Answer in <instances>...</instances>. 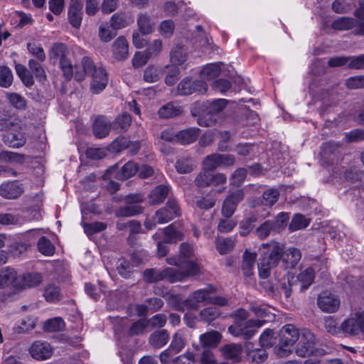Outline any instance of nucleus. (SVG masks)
Wrapping results in <instances>:
<instances>
[{
	"instance_id": "f257e3e1",
	"label": "nucleus",
	"mask_w": 364,
	"mask_h": 364,
	"mask_svg": "<svg viewBox=\"0 0 364 364\" xmlns=\"http://www.w3.org/2000/svg\"><path fill=\"white\" fill-rule=\"evenodd\" d=\"M263 251V256L258 264L259 275L261 278L266 279L270 275L272 269L276 267L283 256V262L286 268H294L300 261L301 254L299 250L295 247H290L284 252L283 245L271 241L264 243L260 248Z\"/></svg>"
},
{
	"instance_id": "f03ea898",
	"label": "nucleus",
	"mask_w": 364,
	"mask_h": 364,
	"mask_svg": "<svg viewBox=\"0 0 364 364\" xmlns=\"http://www.w3.org/2000/svg\"><path fill=\"white\" fill-rule=\"evenodd\" d=\"M234 323L228 328V331L235 337L244 340H249L257 332V329L262 327L264 321L250 319L248 312L244 309H238L232 314Z\"/></svg>"
},
{
	"instance_id": "7ed1b4c3",
	"label": "nucleus",
	"mask_w": 364,
	"mask_h": 364,
	"mask_svg": "<svg viewBox=\"0 0 364 364\" xmlns=\"http://www.w3.org/2000/svg\"><path fill=\"white\" fill-rule=\"evenodd\" d=\"M182 274L177 269L168 267L163 270L147 269L144 272V279L147 283H154L160 281H168L171 283L181 282Z\"/></svg>"
},
{
	"instance_id": "20e7f679",
	"label": "nucleus",
	"mask_w": 364,
	"mask_h": 364,
	"mask_svg": "<svg viewBox=\"0 0 364 364\" xmlns=\"http://www.w3.org/2000/svg\"><path fill=\"white\" fill-rule=\"evenodd\" d=\"M281 335L284 341H313L315 339L314 334L307 328L298 329L293 324L284 326L281 331Z\"/></svg>"
},
{
	"instance_id": "39448f33",
	"label": "nucleus",
	"mask_w": 364,
	"mask_h": 364,
	"mask_svg": "<svg viewBox=\"0 0 364 364\" xmlns=\"http://www.w3.org/2000/svg\"><path fill=\"white\" fill-rule=\"evenodd\" d=\"M341 328L348 335L356 336L361 333L364 336V306L355 314L354 317L345 320Z\"/></svg>"
},
{
	"instance_id": "423d86ee",
	"label": "nucleus",
	"mask_w": 364,
	"mask_h": 364,
	"mask_svg": "<svg viewBox=\"0 0 364 364\" xmlns=\"http://www.w3.org/2000/svg\"><path fill=\"white\" fill-rule=\"evenodd\" d=\"M227 105V100L225 99H218L213 102H208L205 105L206 114L198 119V123L203 127H210L215 122L213 116L220 112Z\"/></svg>"
},
{
	"instance_id": "0eeeda50",
	"label": "nucleus",
	"mask_w": 364,
	"mask_h": 364,
	"mask_svg": "<svg viewBox=\"0 0 364 364\" xmlns=\"http://www.w3.org/2000/svg\"><path fill=\"white\" fill-rule=\"evenodd\" d=\"M180 215V208L174 199H169L166 206L155 213V220L159 224H164Z\"/></svg>"
},
{
	"instance_id": "6e6552de",
	"label": "nucleus",
	"mask_w": 364,
	"mask_h": 364,
	"mask_svg": "<svg viewBox=\"0 0 364 364\" xmlns=\"http://www.w3.org/2000/svg\"><path fill=\"white\" fill-rule=\"evenodd\" d=\"M340 303L337 296L327 291H322L317 298L318 308L326 313L336 312L339 309Z\"/></svg>"
},
{
	"instance_id": "1a4fd4ad",
	"label": "nucleus",
	"mask_w": 364,
	"mask_h": 364,
	"mask_svg": "<svg viewBox=\"0 0 364 364\" xmlns=\"http://www.w3.org/2000/svg\"><path fill=\"white\" fill-rule=\"evenodd\" d=\"M208 85L203 80L191 81L190 79L186 78L181 80L178 85V92L181 95H188L194 92L203 94L207 91Z\"/></svg>"
},
{
	"instance_id": "9d476101",
	"label": "nucleus",
	"mask_w": 364,
	"mask_h": 364,
	"mask_svg": "<svg viewBox=\"0 0 364 364\" xmlns=\"http://www.w3.org/2000/svg\"><path fill=\"white\" fill-rule=\"evenodd\" d=\"M245 195L242 190H236L231 193L223 201L221 213L225 218H230L235 213L238 203L244 199Z\"/></svg>"
},
{
	"instance_id": "9b49d317",
	"label": "nucleus",
	"mask_w": 364,
	"mask_h": 364,
	"mask_svg": "<svg viewBox=\"0 0 364 364\" xmlns=\"http://www.w3.org/2000/svg\"><path fill=\"white\" fill-rule=\"evenodd\" d=\"M270 343H247L246 350L247 355L252 361L259 363H262L267 358V353L265 348L268 347Z\"/></svg>"
},
{
	"instance_id": "f8f14e48",
	"label": "nucleus",
	"mask_w": 364,
	"mask_h": 364,
	"mask_svg": "<svg viewBox=\"0 0 364 364\" xmlns=\"http://www.w3.org/2000/svg\"><path fill=\"white\" fill-rule=\"evenodd\" d=\"M319 343H298L296 349V353L301 357L306 356H321L327 353V351L323 348L316 346Z\"/></svg>"
},
{
	"instance_id": "ddd939ff",
	"label": "nucleus",
	"mask_w": 364,
	"mask_h": 364,
	"mask_svg": "<svg viewBox=\"0 0 364 364\" xmlns=\"http://www.w3.org/2000/svg\"><path fill=\"white\" fill-rule=\"evenodd\" d=\"M341 144L333 141H328L323 144L320 156L323 162L333 164L338 154Z\"/></svg>"
},
{
	"instance_id": "4468645a",
	"label": "nucleus",
	"mask_w": 364,
	"mask_h": 364,
	"mask_svg": "<svg viewBox=\"0 0 364 364\" xmlns=\"http://www.w3.org/2000/svg\"><path fill=\"white\" fill-rule=\"evenodd\" d=\"M29 352L36 360H46L51 356L53 348L50 343H33Z\"/></svg>"
},
{
	"instance_id": "2eb2a0df",
	"label": "nucleus",
	"mask_w": 364,
	"mask_h": 364,
	"mask_svg": "<svg viewBox=\"0 0 364 364\" xmlns=\"http://www.w3.org/2000/svg\"><path fill=\"white\" fill-rule=\"evenodd\" d=\"M112 50L116 60H126L129 56V44L127 39L122 36H119L112 43Z\"/></svg>"
},
{
	"instance_id": "dca6fc26",
	"label": "nucleus",
	"mask_w": 364,
	"mask_h": 364,
	"mask_svg": "<svg viewBox=\"0 0 364 364\" xmlns=\"http://www.w3.org/2000/svg\"><path fill=\"white\" fill-rule=\"evenodd\" d=\"M23 193V187L17 181L4 183L1 186L0 194L5 198L14 199Z\"/></svg>"
},
{
	"instance_id": "f3484780",
	"label": "nucleus",
	"mask_w": 364,
	"mask_h": 364,
	"mask_svg": "<svg viewBox=\"0 0 364 364\" xmlns=\"http://www.w3.org/2000/svg\"><path fill=\"white\" fill-rule=\"evenodd\" d=\"M92 77L91 91L94 94H98L107 86L108 78L106 71L102 68H98L95 74H92Z\"/></svg>"
},
{
	"instance_id": "a211bd4d",
	"label": "nucleus",
	"mask_w": 364,
	"mask_h": 364,
	"mask_svg": "<svg viewBox=\"0 0 364 364\" xmlns=\"http://www.w3.org/2000/svg\"><path fill=\"white\" fill-rule=\"evenodd\" d=\"M82 4L80 0H75L68 10V20L75 28H80L82 19Z\"/></svg>"
},
{
	"instance_id": "6ab92c4d",
	"label": "nucleus",
	"mask_w": 364,
	"mask_h": 364,
	"mask_svg": "<svg viewBox=\"0 0 364 364\" xmlns=\"http://www.w3.org/2000/svg\"><path fill=\"white\" fill-rule=\"evenodd\" d=\"M18 124V119L5 105H0V131L7 130Z\"/></svg>"
},
{
	"instance_id": "aec40b11",
	"label": "nucleus",
	"mask_w": 364,
	"mask_h": 364,
	"mask_svg": "<svg viewBox=\"0 0 364 364\" xmlns=\"http://www.w3.org/2000/svg\"><path fill=\"white\" fill-rule=\"evenodd\" d=\"M111 127L112 125L106 117L98 116L92 126L93 134L98 139L105 138L109 134Z\"/></svg>"
},
{
	"instance_id": "412c9836",
	"label": "nucleus",
	"mask_w": 364,
	"mask_h": 364,
	"mask_svg": "<svg viewBox=\"0 0 364 364\" xmlns=\"http://www.w3.org/2000/svg\"><path fill=\"white\" fill-rule=\"evenodd\" d=\"M216 343H200L198 345H193V347L198 351L202 349V355L200 358L202 364H218L213 353L210 348L216 347Z\"/></svg>"
},
{
	"instance_id": "4be33fe9",
	"label": "nucleus",
	"mask_w": 364,
	"mask_h": 364,
	"mask_svg": "<svg viewBox=\"0 0 364 364\" xmlns=\"http://www.w3.org/2000/svg\"><path fill=\"white\" fill-rule=\"evenodd\" d=\"M242 346L241 344L235 343H228L221 348L223 356L232 360L234 362H239L241 360Z\"/></svg>"
},
{
	"instance_id": "5701e85b",
	"label": "nucleus",
	"mask_w": 364,
	"mask_h": 364,
	"mask_svg": "<svg viewBox=\"0 0 364 364\" xmlns=\"http://www.w3.org/2000/svg\"><path fill=\"white\" fill-rule=\"evenodd\" d=\"M257 254L246 250L243 254L242 270L245 276L250 277L253 274Z\"/></svg>"
},
{
	"instance_id": "b1692460",
	"label": "nucleus",
	"mask_w": 364,
	"mask_h": 364,
	"mask_svg": "<svg viewBox=\"0 0 364 364\" xmlns=\"http://www.w3.org/2000/svg\"><path fill=\"white\" fill-rule=\"evenodd\" d=\"M199 131L198 128L181 130L176 134V141L183 145L193 143L199 135Z\"/></svg>"
},
{
	"instance_id": "393cba45",
	"label": "nucleus",
	"mask_w": 364,
	"mask_h": 364,
	"mask_svg": "<svg viewBox=\"0 0 364 364\" xmlns=\"http://www.w3.org/2000/svg\"><path fill=\"white\" fill-rule=\"evenodd\" d=\"M169 187L167 185H159L153 189L149 193V203L151 205L162 203L167 197Z\"/></svg>"
},
{
	"instance_id": "a878e982",
	"label": "nucleus",
	"mask_w": 364,
	"mask_h": 364,
	"mask_svg": "<svg viewBox=\"0 0 364 364\" xmlns=\"http://www.w3.org/2000/svg\"><path fill=\"white\" fill-rule=\"evenodd\" d=\"M215 289L213 288H208L205 289H199L194 291L191 296V299L187 301V302H192L193 304H191V307L195 308L196 307V303H200L205 301L209 303L210 294L213 293Z\"/></svg>"
},
{
	"instance_id": "bb28decb",
	"label": "nucleus",
	"mask_w": 364,
	"mask_h": 364,
	"mask_svg": "<svg viewBox=\"0 0 364 364\" xmlns=\"http://www.w3.org/2000/svg\"><path fill=\"white\" fill-rule=\"evenodd\" d=\"M143 212V208L139 204L126 203L116 210L115 215L117 217H132Z\"/></svg>"
},
{
	"instance_id": "cd10ccee",
	"label": "nucleus",
	"mask_w": 364,
	"mask_h": 364,
	"mask_svg": "<svg viewBox=\"0 0 364 364\" xmlns=\"http://www.w3.org/2000/svg\"><path fill=\"white\" fill-rule=\"evenodd\" d=\"M181 112L182 109L180 106L173 102H169L159 109L158 114L161 118H170L178 116Z\"/></svg>"
},
{
	"instance_id": "c85d7f7f",
	"label": "nucleus",
	"mask_w": 364,
	"mask_h": 364,
	"mask_svg": "<svg viewBox=\"0 0 364 364\" xmlns=\"http://www.w3.org/2000/svg\"><path fill=\"white\" fill-rule=\"evenodd\" d=\"M138 171L136 163L129 161L126 163L116 173V178L121 181L127 180L133 176Z\"/></svg>"
},
{
	"instance_id": "c756f323",
	"label": "nucleus",
	"mask_w": 364,
	"mask_h": 364,
	"mask_svg": "<svg viewBox=\"0 0 364 364\" xmlns=\"http://www.w3.org/2000/svg\"><path fill=\"white\" fill-rule=\"evenodd\" d=\"M137 24L140 32L146 35L153 32L155 23L151 21L149 15L141 14L138 16Z\"/></svg>"
},
{
	"instance_id": "7c9ffc66",
	"label": "nucleus",
	"mask_w": 364,
	"mask_h": 364,
	"mask_svg": "<svg viewBox=\"0 0 364 364\" xmlns=\"http://www.w3.org/2000/svg\"><path fill=\"white\" fill-rule=\"evenodd\" d=\"M220 71V63H210L201 70L200 77L203 80H210L218 77Z\"/></svg>"
},
{
	"instance_id": "2f4dec72",
	"label": "nucleus",
	"mask_w": 364,
	"mask_h": 364,
	"mask_svg": "<svg viewBox=\"0 0 364 364\" xmlns=\"http://www.w3.org/2000/svg\"><path fill=\"white\" fill-rule=\"evenodd\" d=\"M272 232H277L274 222L273 220H266L262 223L255 231V235L260 240L267 238Z\"/></svg>"
},
{
	"instance_id": "473e14b6",
	"label": "nucleus",
	"mask_w": 364,
	"mask_h": 364,
	"mask_svg": "<svg viewBox=\"0 0 364 364\" xmlns=\"http://www.w3.org/2000/svg\"><path fill=\"white\" fill-rule=\"evenodd\" d=\"M16 279V273L12 268H4L0 270V288H4L14 284Z\"/></svg>"
},
{
	"instance_id": "72a5a7b5",
	"label": "nucleus",
	"mask_w": 364,
	"mask_h": 364,
	"mask_svg": "<svg viewBox=\"0 0 364 364\" xmlns=\"http://www.w3.org/2000/svg\"><path fill=\"white\" fill-rule=\"evenodd\" d=\"M279 196V192L277 189L268 188L259 198V202L263 205L271 207L278 200Z\"/></svg>"
},
{
	"instance_id": "f704fd0d",
	"label": "nucleus",
	"mask_w": 364,
	"mask_h": 364,
	"mask_svg": "<svg viewBox=\"0 0 364 364\" xmlns=\"http://www.w3.org/2000/svg\"><path fill=\"white\" fill-rule=\"evenodd\" d=\"M69 55V50L67 46L61 43H54L50 51V57L54 60H60Z\"/></svg>"
},
{
	"instance_id": "c9c22d12",
	"label": "nucleus",
	"mask_w": 364,
	"mask_h": 364,
	"mask_svg": "<svg viewBox=\"0 0 364 364\" xmlns=\"http://www.w3.org/2000/svg\"><path fill=\"white\" fill-rule=\"evenodd\" d=\"M177 272L182 274V281L186 277L197 274L199 272V267L193 262L183 260V262H181V265L180 266V270H177Z\"/></svg>"
},
{
	"instance_id": "e433bc0d",
	"label": "nucleus",
	"mask_w": 364,
	"mask_h": 364,
	"mask_svg": "<svg viewBox=\"0 0 364 364\" xmlns=\"http://www.w3.org/2000/svg\"><path fill=\"white\" fill-rule=\"evenodd\" d=\"M314 279V271L312 268L309 267L301 272L297 279L301 283L300 290L304 291L309 287Z\"/></svg>"
},
{
	"instance_id": "4c0bfd02",
	"label": "nucleus",
	"mask_w": 364,
	"mask_h": 364,
	"mask_svg": "<svg viewBox=\"0 0 364 364\" xmlns=\"http://www.w3.org/2000/svg\"><path fill=\"white\" fill-rule=\"evenodd\" d=\"M65 323L61 317H55L47 320L43 323V329L47 332L61 331L65 328Z\"/></svg>"
},
{
	"instance_id": "58836bf2",
	"label": "nucleus",
	"mask_w": 364,
	"mask_h": 364,
	"mask_svg": "<svg viewBox=\"0 0 364 364\" xmlns=\"http://www.w3.org/2000/svg\"><path fill=\"white\" fill-rule=\"evenodd\" d=\"M355 20L348 17H340L333 21L331 27L334 30L347 31L354 28Z\"/></svg>"
},
{
	"instance_id": "ea45409f",
	"label": "nucleus",
	"mask_w": 364,
	"mask_h": 364,
	"mask_svg": "<svg viewBox=\"0 0 364 364\" xmlns=\"http://www.w3.org/2000/svg\"><path fill=\"white\" fill-rule=\"evenodd\" d=\"M149 322L146 319H140L133 323L128 328L126 333L129 336H134L143 334L146 332Z\"/></svg>"
},
{
	"instance_id": "a19ab883",
	"label": "nucleus",
	"mask_w": 364,
	"mask_h": 364,
	"mask_svg": "<svg viewBox=\"0 0 364 364\" xmlns=\"http://www.w3.org/2000/svg\"><path fill=\"white\" fill-rule=\"evenodd\" d=\"M163 232L165 236V242H176L177 241L182 240L183 237V233L176 230L173 225L164 228Z\"/></svg>"
},
{
	"instance_id": "79ce46f5",
	"label": "nucleus",
	"mask_w": 364,
	"mask_h": 364,
	"mask_svg": "<svg viewBox=\"0 0 364 364\" xmlns=\"http://www.w3.org/2000/svg\"><path fill=\"white\" fill-rule=\"evenodd\" d=\"M170 58L172 63L175 65H183L187 60V53L184 51L182 46H176L173 48Z\"/></svg>"
},
{
	"instance_id": "37998d69",
	"label": "nucleus",
	"mask_w": 364,
	"mask_h": 364,
	"mask_svg": "<svg viewBox=\"0 0 364 364\" xmlns=\"http://www.w3.org/2000/svg\"><path fill=\"white\" fill-rule=\"evenodd\" d=\"M235 242L231 238H218L215 240V247L220 255H226L232 251Z\"/></svg>"
},
{
	"instance_id": "c03bdc74",
	"label": "nucleus",
	"mask_w": 364,
	"mask_h": 364,
	"mask_svg": "<svg viewBox=\"0 0 364 364\" xmlns=\"http://www.w3.org/2000/svg\"><path fill=\"white\" fill-rule=\"evenodd\" d=\"M220 311L218 307L210 306L203 309L200 312V320L210 323L220 316Z\"/></svg>"
},
{
	"instance_id": "a18cd8bd",
	"label": "nucleus",
	"mask_w": 364,
	"mask_h": 364,
	"mask_svg": "<svg viewBox=\"0 0 364 364\" xmlns=\"http://www.w3.org/2000/svg\"><path fill=\"white\" fill-rule=\"evenodd\" d=\"M296 343H277L274 347V354L279 358L289 356L294 349Z\"/></svg>"
},
{
	"instance_id": "49530a36",
	"label": "nucleus",
	"mask_w": 364,
	"mask_h": 364,
	"mask_svg": "<svg viewBox=\"0 0 364 364\" xmlns=\"http://www.w3.org/2000/svg\"><path fill=\"white\" fill-rule=\"evenodd\" d=\"M39 252L45 256H51L55 252V247L50 240L44 236L40 237L38 242Z\"/></svg>"
},
{
	"instance_id": "de8ad7c7",
	"label": "nucleus",
	"mask_w": 364,
	"mask_h": 364,
	"mask_svg": "<svg viewBox=\"0 0 364 364\" xmlns=\"http://www.w3.org/2000/svg\"><path fill=\"white\" fill-rule=\"evenodd\" d=\"M132 122L131 116L127 113H123L119 115L115 122L112 124V128L119 131H126Z\"/></svg>"
},
{
	"instance_id": "09e8293b",
	"label": "nucleus",
	"mask_w": 364,
	"mask_h": 364,
	"mask_svg": "<svg viewBox=\"0 0 364 364\" xmlns=\"http://www.w3.org/2000/svg\"><path fill=\"white\" fill-rule=\"evenodd\" d=\"M42 281V277L39 273H28L22 277V286L26 287H33L39 284Z\"/></svg>"
},
{
	"instance_id": "8fccbe9b",
	"label": "nucleus",
	"mask_w": 364,
	"mask_h": 364,
	"mask_svg": "<svg viewBox=\"0 0 364 364\" xmlns=\"http://www.w3.org/2000/svg\"><path fill=\"white\" fill-rule=\"evenodd\" d=\"M309 220L301 214H296L291 220L289 229L294 232L306 228L309 224Z\"/></svg>"
},
{
	"instance_id": "3c124183",
	"label": "nucleus",
	"mask_w": 364,
	"mask_h": 364,
	"mask_svg": "<svg viewBox=\"0 0 364 364\" xmlns=\"http://www.w3.org/2000/svg\"><path fill=\"white\" fill-rule=\"evenodd\" d=\"M184 348V343H171L168 349L163 351L160 355V360L162 363L168 361L169 356L178 353Z\"/></svg>"
},
{
	"instance_id": "603ef678",
	"label": "nucleus",
	"mask_w": 364,
	"mask_h": 364,
	"mask_svg": "<svg viewBox=\"0 0 364 364\" xmlns=\"http://www.w3.org/2000/svg\"><path fill=\"white\" fill-rule=\"evenodd\" d=\"M27 49L29 53L36 57L38 61L43 62L46 60V53L40 44L29 42L27 43Z\"/></svg>"
},
{
	"instance_id": "864d4df0",
	"label": "nucleus",
	"mask_w": 364,
	"mask_h": 364,
	"mask_svg": "<svg viewBox=\"0 0 364 364\" xmlns=\"http://www.w3.org/2000/svg\"><path fill=\"white\" fill-rule=\"evenodd\" d=\"M203 169L205 171H211L220 165V154H213L207 156L203 162Z\"/></svg>"
},
{
	"instance_id": "5fc2aeb1",
	"label": "nucleus",
	"mask_w": 364,
	"mask_h": 364,
	"mask_svg": "<svg viewBox=\"0 0 364 364\" xmlns=\"http://www.w3.org/2000/svg\"><path fill=\"white\" fill-rule=\"evenodd\" d=\"M7 98L11 105L17 109L24 110L26 109V100L17 93H8Z\"/></svg>"
},
{
	"instance_id": "6e6d98bb",
	"label": "nucleus",
	"mask_w": 364,
	"mask_h": 364,
	"mask_svg": "<svg viewBox=\"0 0 364 364\" xmlns=\"http://www.w3.org/2000/svg\"><path fill=\"white\" fill-rule=\"evenodd\" d=\"M13 82L11 70L6 66L0 67V86L9 87Z\"/></svg>"
},
{
	"instance_id": "4d7b16f0",
	"label": "nucleus",
	"mask_w": 364,
	"mask_h": 364,
	"mask_svg": "<svg viewBox=\"0 0 364 364\" xmlns=\"http://www.w3.org/2000/svg\"><path fill=\"white\" fill-rule=\"evenodd\" d=\"M28 67L31 71L36 75L39 81H43L46 79V75L43 68L36 60L31 59L28 61Z\"/></svg>"
},
{
	"instance_id": "13d9d810",
	"label": "nucleus",
	"mask_w": 364,
	"mask_h": 364,
	"mask_svg": "<svg viewBox=\"0 0 364 364\" xmlns=\"http://www.w3.org/2000/svg\"><path fill=\"white\" fill-rule=\"evenodd\" d=\"M116 35V32L111 31L107 23H102L100 25L98 36L101 41L108 43L114 38Z\"/></svg>"
},
{
	"instance_id": "bf43d9fd",
	"label": "nucleus",
	"mask_w": 364,
	"mask_h": 364,
	"mask_svg": "<svg viewBox=\"0 0 364 364\" xmlns=\"http://www.w3.org/2000/svg\"><path fill=\"white\" fill-rule=\"evenodd\" d=\"M176 168L180 173H190L193 169V163L191 159L182 158L176 161Z\"/></svg>"
},
{
	"instance_id": "052dcab7",
	"label": "nucleus",
	"mask_w": 364,
	"mask_h": 364,
	"mask_svg": "<svg viewBox=\"0 0 364 364\" xmlns=\"http://www.w3.org/2000/svg\"><path fill=\"white\" fill-rule=\"evenodd\" d=\"M237 225V222L230 218L220 219L218 225V230L220 232L228 233L231 232Z\"/></svg>"
},
{
	"instance_id": "680f3d73",
	"label": "nucleus",
	"mask_w": 364,
	"mask_h": 364,
	"mask_svg": "<svg viewBox=\"0 0 364 364\" xmlns=\"http://www.w3.org/2000/svg\"><path fill=\"white\" fill-rule=\"evenodd\" d=\"M43 295L46 301L53 302L60 299V291L58 286L49 285L45 289Z\"/></svg>"
},
{
	"instance_id": "e2e57ef3",
	"label": "nucleus",
	"mask_w": 364,
	"mask_h": 364,
	"mask_svg": "<svg viewBox=\"0 0 364 364\" xmlns=\"http://www.w3.org/2000/svg\"><path fill=\"white\" fill-rule=\"evenodd\" d=\"M159 74L160 71L157 68L149 65L144 70V80L149 83L156 82L160 79Z\"/></svg>"
},
{
	"instance_id": "0e129e2a",
	"label": "nucleus",
	"mask_w": 364,
	"mask_h": 364,
	"mask_svg": "<svg viewBox=\"0 0 364 364\" xmlns=\"http://www.w3.org/2000/svg\"><path fill=\"white\" fill-rule=\"evenodd\" d=\"M134 265L129 262L122 259L118 262L117 269L118 273L124 278H128L130 277L132 272Z\"/></svg>"
},
{
	"instance_id": "69168bd1",
	"label": "nucleus",
	"mask_w": 364,
	"mask_h": 364,
	"mask_svg": "<svg viewBox=\"0 0 364 364\" xmlns=\"http://www.w3.org/2000/svg\"><path fill=\"white\" fill-rule=\"evenodd\" d=\"M355 20L354 33L356 35H364V6L355 11Z\"/></svg>"
},
{
	"instance_id": "338daca9",
	"label": "nucleus",
	"mask_w": 364,
	"mask_h": 364,
	"mask_svg": "<svg viewBox=\"0 0 364 364\" xmlns=\"http://www.w3.org/2000/svg\"><path fill=\"white\" fill-rule=\"evenodd\" d=\"M257 220L255 216H251L245 218L240 223V235L241 236H246L254 227V223Z\"/></svg>"
},
{
	"instance_id": "774afa93",
	"label": "nucleus",
	"mask_w": 364,
	"mask_h": 364,
	"mask_svg": "<svg viewBox=\"0 0 364 364\" xmlns=\"http://www.w3.org/2000/svg\"><path fill=\"white\" fill-rule=\"evenodd\" d=\"M212 173L209 171L200 172L196 178L195 183L198 187H205L211 185Z\"/></svg>"
}]
</instances>
